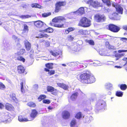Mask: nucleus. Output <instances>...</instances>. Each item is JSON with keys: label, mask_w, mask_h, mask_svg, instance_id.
I'll return each mask as SVG.
<instances>
[{"label": "nucleus", "mask_w": 127, "mask_h": 127, "mask_svg": "<svg viewBox=\"0 0 127 127\" xmlns=\"http://www.w3.org/2000/svg\"><path fill=\"white\" fill-rule=\"evenodd\" d=\"M66 19L63 16H59L55 17L53 19L52 21L54 22H62L63 23L62 24H58L50 23L53 26L58 28H62L64 27V24L65 23Z\"/></svg>", "instance_id": "nucleus-1"}, {"label": "nucleus", "mask_w": 127, "mask_h": 127, "mask_svg": "<svg viewBox=\"0 0 127 127\" xmlns=\"http://www.w3.org/2000/svg\"><path fill=\"white\" fill-rule=\"evenodd\" d=\"M91 25L90 21L86 17H84L81 20L79 25L84 27H88Z\"/></svg>", "instance_id": "nucleus-2"}, {"label": "nucleus", "mask_w": 127, "mask_h": 127, "mask_svg": "<svg viewBox=\"0 0 127 127\" xmlns=\"http://www.w3.org/2000/svg\"><path fill=\"white\" fill-rule=\"evenodd\" d=\"M90 76V74L87 73L82 74L79 75L80 80L83 83L87 84Z\"/></svg>", "instance_id": "nucleus-3"}, {"label": "nucleus", "mask_w": 127, "mask_h": 127, "mask_svg": "<svg viewBox=\"0 0 127 127\" xmlns=\"http://www.w3.org/2000/svg\"><path fill=\"white\" fill-rule=\"evenodd\" d=\"M68 48L69 51L71 52L75 53H77L80 50V48L79 46L76 44L71 45Z\"/></svg>", "instance_id": "nucleus-4"}, {"label": "nucleus", "mask_w": 127, "mask_h": 127, "mask_svg": "<svg viewBox=\"0 0 127 127\" xmlns=\"http://www.w3.org/2000/svg\"><path fill=\"white\" fill-rule=\"evenodd\" d=\"M87 3L90 4L94 7L100 6L101 5V3L97 0H89L87 1Z\"/></svg>", "instance_id": "nucleus-5"}, {"label": "nucleus", "mask_w": 127, "mask_h": 127, "mask_svg": "<svg viewBox=\"0 0 127 127\" xmlns=\"http://www.w3.org/2000/svg\"><path fill=\"white\" fill-rule=\"evenodd\" d=\"M95 19L98 22H102L104 21L106 18L105 16L103 15L100 14H96L95 15Z\"/></svg>", "instance_id": "nucleus-6"}, {"label": "nucleus", "mask_w": 127, "mask_h": 127, "mask_svg": "<svg viewBox=\"0 0 127 127\" xmlns=\"http://www.w3.org/2000/svg\"><path fill=\"white\" fill-rule=\"evenodd\" d=\"M106 104L102 100H99L97 101L95 106L96 109H97L104 108L106 106Z\"/></svg>", "instance_id": "nucleus-7"}, {"label": "nucleus", "mask_w": 127, "mask_h": 127, "mask_svg": "<svg viewBox=\"0 0 127 127\" xmlns=\"http://www.w3.org/2000/svg\"><path fill=\"white\" fill-rule=\"evenodd\" d=\"M5 119L4 120L2 119H1V122L4 123H6L7 122L11 121L10 119L11 114L8 112H6L3 113Z\"/></svg>", "instance_id": "nucleus-8"}, {"label": "nucleus", "mask_w": 127, "mask_h": 127, "mask_svg": "<svg viewBox=\"0 0 127 127\" xmlns=\"http://www.w3.org/2000/svg\"><path fill=\"white\" fill-rule=\"evenodd\" d=\"M108 29L114 32H118L120 29V28L113 24L110 25L108 27Z\"/></svg>", "instance_id": "nucleus-9"}, {"label": "nucleus", "mask_w": 127, "mask_h": 127, "mask_svg": "<svg viewBox=\"0 0 127 127\" xmlns=\"http://www.w3.org/2000/svg\"><path fill=\"white\" fill-rule=\"evenodd\" d=\"M65 4V3L64 2H58L56 4L55 12H59L61 9V6H64Z\"/></svg>", "instance_id": "nucleus-10"}, {"label": "nucleus", "mask_w": 127, "mask_h": 127, "mask_svg": "<svg viewBox=\"0 0 127 127\" xmlns=\"http://www.w3.org/2000/svg\"><path fill=\"white\" fill-rule=\"evenodd\" d=\"M34 24L36 27L38 28H41L45 25V24L40 21H37L33 22Z\"/></svg>", "instance_id": "nucleus-11"}, {"label": "nucleus", "mask_w": 127, "mask_h": 127, "mask_svg": "<svg viewBox=\"0 0 127 127\" xmlns=\"http://www.w3.org/2000/svg\"><path fill=\"white\" fill-rule=\"evenodd\" d=\"M113 6L114 7L116 8L117 11L119 13L121 14H122L123 12V9L118 4L115 3L112 4Z\"/></svg>", "instance_id": "nucleus-12"}, {"label": "nucleus", "mask_w": 127, "mask_h": 127, "mask_svg": "<svg viewBox=\"0 0 127 127\" xmlns=\"http://www.w3.org/2000/svg\"><path fill=\"white\" fill-rule=\"evenodd\" d=\"M70 116L69 113L67 111H63L62 113V116L63 118L65 119H68Z\"/></svg>", "instance_id": "nucleus-13"}, {"label": "nucleus", "mask_w": 127, "mask_h": 127, "mask_svg": "<svg viewBox=\"0 0 127 127\" xmlns=\"http://www.w3.org/2000/svg\"><path fill=\"white\" fill-rule=\"evenodd\" d=\"M82 92L80 90H78V92L73 94L70 97L72 101L75 100L78 95V93L81 94Z\"/></svg>", "instance_id": "nucleus-14"}, {"label": "nucleus", "mask_w": 127, "mask_h": 127, "mask_svg": "<svg viewBox=\"0 0 127 127\" xmlns=\"http://www.w3.org/2000/svg\"><path fill=\"white\" fill-rule=\"evenodd\" d=\"M75 12L76 15L84 14L85 13L84 8L83 7H81Z\"/></svg>", "instance_id": "nucleus-15"}, {"label": "nucleus", "mask_w": 127, "mask_h": 127, "mask_svg": "<svg viewBox=\"0 0 127 127\" xmlns=\"http://www.w3.org/2000/svg\"><path fill=\"white\" fill-rule=\"evenodd\" d=\"M6 109L8 111H14V108L13 106L11 104L7 103L5 104Z\"/></svg>", "instance_id": "nucleus-16"}, {"label": "nucleus", "mask_w": 127, "mask_h": 127, "mask_svg": "<svg viewBox=\"0 0 127 127\" xmlns=\"http://www.w3.org/2000/svg\"><path fill=\"white\" fill-rule=\"evenodd\" d=\"M17 70L19 73H22L24 72L25 70V68L22 66L20 65L18 66Z\"/></svg>", "instance_id": "nucleus-17"}, {"label": "nucleus", "mask_w": 127, "mask_h": 127, "mask_svg": "<svg viewBox=\"0 0 127 127\" xmlns=\"http://www.w3.org/2000/svg\"><path fill=\"white\" fill-rule=\"evenodd\" d=\"M95 79L93 76H91L90 75L89 78L88 79V82L87 84L91 83L94 82L95 81Z\"/></svg>", "instance_id": "nucleus-18"}, {"label": "nucleus", "mask_w": 127, "mask_h": 127, "mask_svg": "<svg viewBox=\"0 0 127 127\" xmlns=\"http://www.w3.org/2000/svg\"><path fill=\"white\" fill-rule=\"evenodd\" d=\"M25 45L27 51H29L31 47V45L30 42L26 40L25 41Z\"/></svg>", "instance_id": "nucleus-19"}, {"label": "nucleus", "mask_w": 127, "mask_h": 127, "mask_svg": "<svg viewBox=\"0 0 127 127\" xmlns=\"http://www.w3.org/2000/svg\"><path fill=\"white\" fill-rule=\"evenodd\" d=\"M57 84L58 86L62 87L65 90H67L68 88V86L64 84L57 83Z\"/></svg>", "instance_id": "nucleus-20"}, {"label": "nucleus", "mask_w": 127, "mask_h": 127, "mask_svg": "<svg viewBox=\"0 0 127 127\" xmlns=\"http://www.w3.org/2000/svg\"><path fill=\"white\" fill-rule=\"evenodd\" d=\"M37 114V112L36 110H32L31 114V117L33 119L36 117Z\"/></svg>", "instance_id": "nucleus-21"}, {"label": "nucleus", "mask_w": 127, "mask_h": 127, "mask_svg": "<svg viewBox=\"0 0 127 127\" xmlns=\"http://www.w3.org/2000/svg\"><path fill=\"white\" fill-rule=\"evenodd\" d=\"M118 14L116 13H114L112 15H109V17L110 19H117V17H118Z\"/></svg>", "instance_id": "nucleus-22"}, {"label": "nucleus", "mask_w": 127, "mask_h": 127, "mask_svg": "<svg viewBox=\"0 0 127 127\" xmlns=\"http://www.w3.org/2000/svg\"><path fill=\"white\" fill-rule=\"evenodd\" d=\"M75 15H76V14L75 11L71 12L69 14H67L66 16L67 17V18L69 19H71L74 17Z\"/></svg>", "instance_id": "nucleus-23"}, {"label": "nucleus", "mask_w": 127, "mask_h": 127, "mask_svg": "<svg viewBox=\"0 0 127 127\" xmlns=\"http://www.w3.org/2000/svg\"><path fill=\"white\" fill-rule=\"evenodd\" d=\"M25 50L24 49H21L17 53L15 54V57H17V56L18 55H22L24 53H25Z\"/></svg>", "instance_id": "nucleus-24"}, {"label": "nucleus", "mask_w": 127, "mask_h": 127, "mask_svg": "<svg viewBox=\"0 0 127 127\" xmlns=\"http://www.w3.org/2000/svg\"><path fill=\"white\" fill-rule=\"evenodd\" d=\"M106 45L107 48L109 49H115L116 48L115 47L109 44V43L108 42H106Z\"/></svg>", "instance_id": "nucleus-25"}, {"label": "nucleus", "mask_w": 127, "mask_h": 127, "mask_svg": "<svg viewBox=\"0 0 127 127\" xmlns=\"http://www.w3.org/2000/svg\"><path fill=\"white\" fill-rule=\"evenodd\" d=\"M53 29L49 27L48 28L44 30H40L39 31L40 32H45L49 33H50L52 32H53Z\"/></svg>", "instance_id": "nucleus-26"}, {"label": "nucleus", "mask_w": 127, "mask_h": 127, "mask_svg": "<svg viewBox=\"0 0 127 127\" xmlns=\"http://www.w3.org/2000/svg\"><path fill=\"white\" fill-rule=\"evenodd\" d=\"M18 120L20 122H26L31 120H28L27 118H24L23 116L21 115L19 116Z\"/></svg>", "instance_id": "nucleus-27"}, {"label": "nucleus", "mask_w": 127, "mask_h": 127, "mask_svg": "<svg viewBox=\"0 0 127 127\" xmlns=\"http://www.w3.org/2000/svg\"><path fill=\"white\" fill-rule=\"evenodd\" d=\"M49 52L52 55L55 57H56L59 55V53L57 51L54 50L50 51Z\"/></svg>", "instance_id": "nucleus-28"}, {"label": "nucleus", "mask_w": 127, "mask_h": 127, "mask_svg": "<svg viewBox=\"0 0 127 127\" xmlns=\"http://www.w3.org/2000/svg\"><path fill=\"white\" fill-rule=\"evenodd\" d=\"M31 7L32 8H41V6L37 3H33L31 5Z\"/></svg>", "instance_id": "nucleus-29"}, {"label": "nucleus", "mask_w": 127, "mask_h": 127, "mask_svg": "<svg viewBox=\"0 0 127 127\" xmlns=\"http://www.w3.org/2000/svg\"><path fill=\"white\" fill-rule=\"evenodd\" d=\"M15 94H14L12 93L10 95V97L11 99L14 101L16 102V99L15 97Z\"/></svg>", "instance_id": "nucleus-30"}, {"label": "nucleus", "mask_w": 127, "mask_h": 127, "mask_svg": "<svg viewBox=\"0 0 127 127\" xmlns=\"http://www.w3.org/2000/svg\"><path fill=\"white\" fill-rule=\"evenodd\" d=\"M47 88V90L48 92H52L54 90V88L51 86H48Z\"/></svg>", "instance_id": "nucleus-31"}, {"label": "nucleus", "mask_w": 127, "mask_h": 127, "mask_svg": "<svg viewBox=\"0 0 127 127\" xmlns=\"http://www.w3.org/2000/svg\"><path fill=\"white\" fill-rule=\"evenodd\" d=\"M120 87L121 90H125L127 88V86L125 84H123L120 86Z\"/></svg>", "instance_id": "nucleus-32"}, {"label": "nucleus", "mask_w": 127, "mask_h": 127, "mask_svg": "<svg viewBox=\"0 0 127 127\" xmlns=\"http://www.w3.org/2000/svg\"><path fill=\"white\" fill-rule=\"evenodd\" d=\"M27 105L28 106L30 107H34L35 106V104L32 102H30L28 103Z\"/></svg>", "instance_id": "nucleus-33"}, {"label": "nucleus", "mask_w": 127, "mask_h": 127, "mask_svg": "<svg viewBox=\"0 0 127 127\" xmlns=\"http://www.w3.org/2000/svg\"><path fill=\"white\" fill-rule=\"evenodd\" d=\"M116 95L118 96L122 97L123 95V93L121 91H117Z\"/></svg>", "instance_id": "nucleus-34"}, {"label": "nucleus", "mask_w": 127, "mask_h": 127, "mask_svg": "<svg viewBox=\"0 0 127 127\" xmlns=\"http://www.w3.org/2000/svg\"><path fill=\"white\" fill-rule=\"evenodd\" d=\"M17 59L21 61H22L23 62H25V60L22 57L20 56H19L17 58Z\"/></svg>", "instance_id": "nucleus-35"}, {"label": "nucleus", "mask_w": 127, "mask_h": 127, "mask_svg": "<svg viewBox=\"0 0 127 127\" xmlns=\"http://www.w3.org/2000/svg\"><path fill=\"white\" fill-rule=\"evenodd\" d=\"M45 70L46 71H49L48 73L50 75H53L55 73V71L54 70H51L49 72V70L46 68H45Z\"/></svg>", "instance_id": "nucleus-36"}, {"label": "nucleus", "mask_w": 127, "mask_h": 127, "mask_svg": "<svg viewBox=\"0 0 127 127\" xmlns=\"http://www.w3.org/2000/svg\"><path fill=\"white\" fill-rule=\"evenodd\" d=\"M82 115L81 112H79L76 114L75 117L76 118L79 119L82 117Z\"/></svg>", "instance_id": "nucleus-37"}, {"label": "nucleus", "mask_w": 127, "mask_h": 127, "mask_svg": "<svg viewBox=\"0 0 127 127\" xmlns=\"http://www.w3.org/2000/svg\"><path fill=\"white\" fill-rule=\"evenodd\" d=\"M76 124V120L75 119H73L70 124L71 127L74 126Z\"/></svg>", "instance_id": "nucleus-38"}, {"label": "nucleus", "mask_w": 127, "mask_h": 127, "mask_svg": "<svg viewBox=\"0 0 127 127\" xmlns=\"http://www.w3.org/2000/svg\"><path fill=\"white\" fill-rule=\"evenodd\" d=\"M53 64H47L46 65V67L49 69H52L53 68Z\"/></svg>", "instance_id": "nucleus-39"}, {"label": "nucleus", "mask_w": 127, "mask_h": 127, "mask_svg": "<svg viewBox=\"0 0 127 127\" xmlns=\"http://www.w3.org/2000/svg\"><path fill=\"white\" fill-rule=\"evenodd\" d=\"M46 96L44 95H40L38 98V99L39 101H40L41 100L46 98Z\"/></svg>", "instance_id": "nucleus-40"}, {"label": "nucleus", "mask_w": 127, "mask_h": 127, "mask_svg": "<svg viewBox=\"0 0 127 127\" xmlns=\"http://www.w3.org/2000/svg\"><path fill=\"white\" fill-rule=\"evenodd\" d=\"M48 37V35L45 34H41L39 36L36 37H39V38H42L43 37Z\"/></svg>", "instance_id": "nucleus-41"}, {"label": "nucleus", "mask_w": 127, "mask_h": 127, "mask_svg": "<svg viewBox=\"0 0 127 127\" xmlns=\"http://www.w3.org/2000/svg\"><path fill=\"white\" fill-rule=\"evenodd\" d=\"M86 42L92 45H94V42L92 40H87L86 41Z\"/></svg>", "instance_id": "nucleus-42"}, {"label": "nucleus", "mask_w": 127, "mask_h": 127, "mask_svg": "<svg viewBox=\"0 0 127 127\" xmlns=\"http://www.w3.org/2000/svg\"><path fill=\"white\" fill-rule=\"evenodd\" d=\"M106 86L107 88L109 89H111L113 85L111 84L110 83H108L106 84Z\"/></svg>", "instance_id": "nucleus-43"}, {"label": "nucleus", "mask_w": 127, "mask_h": 127, "mask_svg": "<svg viewBox=\"0 0 127 127\" xmlns=\"http://www.w3.org/2000/svg\"><path fill=\"white\" fill-rule=\"evenodd\" d=\"M91 117H87L85 119V123H89L90 121V118H91Z\"/></svg>", "instance_id": "nucleus-44"}, {"label": "nucleus", "mask_w": 127, "mask_h": 127, "mask_svg": "<svg viewBox=\"0 0 127 127\" xmlns=\"http://www.w3.org/2000/svg\"><path fill=\"white\" fill-rule=\"evenodd\" d=\"M24 30L26 32H28V27L26 24L24 25Z\"/></svg>", "instance_id": "nucleus-45"}, {"label": "nucleus", "mask_w": 127, "mask_h": 127, "mask_svg": "<svg viewBox=\"0 0 127 127\" xmlns=\"http://www.w3.org/2000/svg\"><path fill=\"white\" fill-rule=\"evenodd\" d=\"M5 88V85L2 83L0 82V89H3Z\"/></svg>", "instance_id": "nucleus-46"}, {"label": "nucleus", "mask_w": 127, "mask_h": 127, "mask_svg": "<svg viewBox=\"0 0 127 127\" xmlns=\"http://www.w3.org/2000/svg\"><path fill=\"white\" fill-rule=\"evenodd\" d=\"M43 103L49 104L50 103V101L48 100H43Z\"/></svg>", "instance_id": "nucleus-47"}, {"label": "nucleus", "mask_w": 127, "mask_h": 127, "mask_svg": "<svg viewBox=\"0 0 127 127\" xmlns=\"http://www.w3.org/2000/svg\"><path fill=\"white\" fill-rule=\"evenodd\" d=\"M85 32L83 30H80L78 31V32L80 34L83 35Z\"/></svg>", "instance_id": "nucleus-48"}, {"label": "nucleus", "mask_w": 127, "mask_h": 127, "mask_svg": "<svg viewBox=\"0 0 127 127\" xmlns=\"http://www.w3.org/2000/svg\"><path fill=\"white\" fill-rule=\"evenodd\" d=\"M50 14H51L50 13L48 14L46 13H44V14H42V16L43 17H46L50 15Z\"/></svg>", "instance_id": "nucleus-49"}, {"label": "nucleus", "mask_w": 127, "mask_h": 127, "mask_svg": "<svg viewBox=\"0 0 127 127\" xmlns=\"http://www.w3.org/2000/svg\"><path fill=\"white\" fill-rule=\"evenodd\" d=\"M21 91L22 93H23L24 92V90L23 89V83L22 82L21 83Z\"/></svg>", "instance_id": "nucleus-50"}, {"label": "nucleus", "mask_w": 127, "mask_h": 127, "mask_svg": "<svg viewBox=\"0 0 127 127\" xmlns=\"http://www.w3.org/2000/svg\"><path fill=\"white\" fill-rule=\"evenodd\" d=\"M67 38L68 40H72L73 39V38L72 37L71 35H68L67 36Z\"/></svg>", "instance_id": "nucleus-51"}, {"label": "nucleus", "mask_w": 127, "mask_h": 127, "mask_svg": "<svg viewBox=\"0 0 127 127\" xmlns=\"http://www.w3.org/2000/svg\"><path fill=\"white\" fill-rule=\"evenodd\" d=\"M69 32H71L73 31L74 30V28H69L67 29Z\"/></svg>", "instance_id": "nucleus-52"}, {"label": "nucleus", "mask_w": 127, "mask_h": 127, "mask_svg": "<svg viewBox=\"0 0 127 127\" xmlns=\"http://www.w3.org/2000/svg\"><path fill=\"white\" fill-rule=\"evenodd\" d=\"M106 3L108 6H110L111 4L110 1L109 0H107Z\"/></svg>", "instance_id": "nucleus-53"}, {"label": "nucleus", "mask_w": 127, "mask_h": 127, "mask_svg": "<svg viewBox=\"0 0 127 127\" xmlns=\"http://www.w3.org/2000/svg\"><path fill=\"white\" fill-rule=\"evenodd\" d=\"M127 51V50H121L118 51V52L119 53H121L122 52H126Z\"/></svg>", "instance_id": "nucleus-54"}, {"label": "nucleus", "mask_w": 127, "mask_h": 127, "mask_svg": "<svg viewBox=\"0 0 127 127\" xmlns=\"http://www.w3.org/2000/svg\"><path fill=\"white\" fill-rule=\"evenodd\" d=\"M113 64V62H108L107 63V64L108 65H112Z\"/></svg>", "instance_id": "nucleus-55"}, {"label": "nucleus", "mask_w": 127, "mask_h": 127, "mask_svg": "<svg viewBox=\"0 0 127 127\" xmlns=\"http://www.w3.org/2000/svg\"><path fill=\"white\" fill-rule=\"evenodd\" d=\"M4 107V105L1 103H0V109H2Z\"/></svg>", "instance_id": "nucleus-56"}, {"label": "nucleus", "mask_w": 127, "mask_h": 127, "mask_svg": "<svg viewBox=\"0 0 127 127\" xmlns=\"http://www.w3.org/2000/svg\"><path fill=\"white\" fill-rule=\"evenodd\" d=\"M12 38L14 39V40H16V39H17V36H15V35H13V36H12Z\"/></svg>", "instance_id": "nucleus-57"}, {"label": "nucleus", "mask_w": 127, "mask_h": 127, "mask_svg": "<svg viewBox=\"0 0 127 127\" xmlns=\"http://www.w3.org/2000/svg\"><path fill=\"white\" fill-rule=\"evenodd\" d=\"M121 40L124 41L125 40H127V38H121Z\"/></svg>", "instance_id": "nucleus-58"}, {"label": "nucleus", "mask_w": 127, "mask_h": 127, "mask_svg": "<svg viewBox=\"0 0 127 127\" xmlns=\"http://www.w3.org/2000/svg\"><path fill=\"white\" fill-rule=\"evenodd\" d=\"M115 57H117V58H119L120 57L119 54H116L115 55Z\"/></svg>", "instance_id": "nucleus-59"}, {"label": "nucleus", "mask_w": 127, "mask_h": 127, "mask_svg": "<svg viewBox=\"0 0 127 127\" xmlns=\"http://www.w3.org/2000/svg\"><path fill=\"white\" fill-rule=\"evenodd\" d=\"M69 32L67 29H66L65 30V33L66 34H67L69 33Z\"/></svg>", "instance_id": "nucleus-60"}, {"label": "nucleus", "mask_w": 127, "mask_h": 127, "mask_svg": "<svg viewBox=\"0 0 127 127\" xmlns=\"http://www.w3.org/2000/svg\"><path fill=\"white\" fill-rule=\"evenodd\" d=\"M110 11V10L109 8H107V9H105V11L106 12H109Z\"/></svg>", "instance_id": "nucleus-61"}, {"label": "nucleus", "mask_w": 127, "mask_h": 127, "mask_svg": "<svg viewBox=\"0 0 127 127\" xmlns=\"http://www.w3.org/2000/svg\"><path fill=\"white\" fill-rule=\"evenodd\" d=\"M123 28L125 30H127V26H124L123 27ZM126 33L127 34V32Z\"/></svg>", "instance_id": "nucleus-62"}, {"label": "nucleus", "mask_w": 127, "mask_h": 127, "mask_svg": "<svg viewBox=\"0 0 127 127\" xmlns=\"http://www.w3.org/2000/svg\"><path fill=\"white\" fill-rule=\"evenodd\" d=\"M22 16L23 17V18H28L29 17H30V16L29 15H25V16Z\"/></svg>", "instance_id": "nucleus-63"}, {"label": "nucleus", "mask_w": 127, "mask_h": 127, "mask_svg": "<svg viewBox=\"0 0 127 127\" xmlns=\"http://www.w3.org/2000/svg\"><path fill=\"white\" fill-rule=\"evenodd\" d=\"M38 85H37L35 84L34 85V87L35 89H37L38 88Z\"/></svg>", "instance_id": "nucleus-64"}]
</instances>
